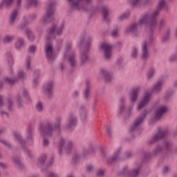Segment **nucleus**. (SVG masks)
<instances>
[{
	"instance_id": "f257e3e1",
	"label": "nucleus",
	"mask_w": 177,
	"mask_h": 177,
	"mask_svg": "<svg viewBox=\"0 0 177 177\" xmlns=\"http://www.w3.org/2000/svg\"><path fill=\"white\" fill-rule=\"evenodd\" d=\"M62 117L55 118V122L53 126V122L51 120H47L44 122L39 124V132L41 136H48L49 138H57L62 132Z\"/></svg>"
},
{
	"instance_id": "f03ea898",
	"label": "nucleus",
	"mask_w": 177,
	"mask_h": 177,
	"mask_svg": "<svg viewBox=\"0 0 177 177\" xmlns=\"http://www.w3.org/2000/svg\"><path fill=\"white\" fill-rule=\"evenodd\" d=\"M166 2L165 0H159L158 3V8L155 9L152 12H145L142 19L140 20V23H145L148 21V24L150 27H156L157 26V17L160 16L161 9L165 8Z\"/></svg>"
},
{
	"instance_id": "7ed1b4c3",
	"label": "nucleus",
	"mask_w": 177,
	"mask_h": 177,
	"mask_svg": "<svg viewBox=\"0 0 177 177\" xmlns=\"http://www.w3.org/2000/svg\"><path fill=\"white\" fill-rule=\"evenodd\" d=\"M92 0H67L71 10H82L95 13L96 8L91 4Z\"/></svg>"
},
{
	"instance_id": "20e7f679",
	"label": "nucleus",
	"mask_w": 177,
	"mask_h": 177,
	"mask_svg": "<svg viewBox=\"0 0 177 177\" xmlns=\"http://www.w3.org/2000/svg\"><path fill=\"white\" fill-rule=\"evenodd\" d=\"M91 42H92V37H82L80 41V46H82V45L85 47V50H83L80 53V66L82 67V66L85 65L89 60V57L88 56V50H89V46H91Z\"/></svg>"
},
{
	"instance_id": "39448f33",
	"label": "nucleus",
	"mask_w": 177,
	"mask_h": 177,
	"mask_svg": "<svg viewBox=\"0 0 177 177\" xmlns=\"http://www.w3.org/2000/svg\"><path fill=\"white\" fill-rule=\"evenodd\" d=\"M144 16H145V14H142L141 15V17L140 18L138 23H133V24L129 25V26H127L126 28L127 32H132L135 35H137L138 32V27H139V26H142V24H146L147 28H148V30H149V32H148V37H149V34H153L154 30H156V27L153 28V27L150 26V25H149V22H148L147 19V21H145L144 22H140V20H142V19H143Z\"/></svg>"
},
{
	"instance_id": "423d86ee",
	"label": "nucleus",
	"mask_w": 177,
	"mask_h": 177,
	"mask_svg": "<svg viewBox=\"0 0 177 177\" xmlns=\"http://www.w3.org/2000/svg\"><path fill=\"white\" fill-rule=\"evenodd\" d=\"M66 27V25H64V23L61 24L57 27V25L55 24H53L48 29V34L50 36L46 37V39L48 41L50 39H55L56 38V35L58 37H60V35H63V30H64Z\"/></svg>"
},
{
	"instance_id": "0eeeda50",
	"label": "nucleus",
	"mask_w": 177,
	"mask_h": 177,
	"mask_svg": "<svg viewBox=\"0 0 177 177\" xmlns=\"http://www.w3.org/2000/svg\"><path fill=\"white\" fill-rule=\"evenodd\" d=\"M154 41L153 33H149V36L147 37L146 40L142 43L141 52H142V59L143 60H147L150 56L149 53V46L153 45Z\"/></svg>"
},
{
	"instance_id": "6e6552de",
	"label": "nucleus",
	"mask_w": 177,
	"mask_h": 177,
	"mask_svg": "<svg viewBox=\"0 0 177 177\" xmlns=\"http://www.w3.org/2000/svg\"><path fill=\"white\" fill-rule=\"evenodd\" d=\"M59 154H63V150L68 153H71L73 149H74V142L71 140L66 141V138H60L57 145Z\"/></svg>"
},
{
	"instance_id": "1a4fd4ad",
	"label": "nucleus",
	"mask_w": 177,
	"mask_h": 177,
	"mask_svg": "<svg viewBox=\"0 0 177 177\" xmlns=\"http://www.w3.org/2000/svg\"><path fill=\"white\" fill-rule=\"evenodd\" d=\"M56 6V2L53 1L46 6V16L43 17L41 19V23H50L55 20V6Z\"/></svg>"
},
{
	"instance_id": "9d476101",
	"label": "nucleus",
	"mask_w": 177,
	"mask_h": 177,
	"mask_svg": "<svg viewBox=\"0 0 177 177\" xmlns=\"http://www.w3.org/2000/svg\"><path fill=\"white\" fill-rule=\"evenodd\" d=\"M146 115H147V110L144 109L141 115H140L134 121L133 125H131L129 131V132H135V131H138L140 125L143 124V121H145V118H146Z\"/></svg>"
},
{
	"instance_id": "9b49d317",
	"label": "nucleus",
	"mask_w": 177,
	"mask_h": 177,
	"mask_svg": "<svg viewBox=\"0 0 177 177\" xmlns=\"http://www.w3.org/2000/svg\"><path fill=\"white\" fill-rule=\"evenodd\" d=\"M120 153H121V148H118L114 152L112 157L106 158L107 157V153H106V151L101 150L100 156L102 157V160H106L108 164H113V162L115 161H119Z\"/></svg>"
},
{
	"instance_id": "f8f14e48",
	"label": "nucleus",
	"mask_w": 177,
	"mask_h": 177,
	"mask_svg": "<svg viewBox=\"0 0 177 177\" xmlns=\"http://www.w3.org/2000/svg\"><path fill=\"white\" fill-rule=\"evenodd\" d=\"M44 52L46 53V57H47L49 62H53L56 59V55L53 53V44L50 41H47L45 45Z\"/></svg>"
},
{
	"instance_id": "ddd939ff",
	"label": "nucleus",
	"mask_w": 177,
	"mask_h": 177,
	"mask_svg": "<svg viewBox=\"0 0 177 177\" xmlns=\"http://www.w3.org/2000/svg\"><path fill=\"white\" fill-rule=\"evenodd\" d=\"M78 124V117L73 113H70L67 119L66 127L70 131H73Z\"/></svg>"
},
{
	"instance_id": "4468645a",
	"label": "nucleus",
	"mask_w": 177,
	"mask_h": 177,
	"mask_svg": "<svg viewBox=\"0 0 177 177\" xmlns=\"http://www.w3.org/2000/svg\"><path fill=\"white\" fill-rule=\"evenodd\" d=\"M27 78V75L23 71H19L17 73V78H10L8 77H4V81L8 85H15L17 82L18 80L24 81Z\"/></svg>"
},
{
	"instance_id": "2eb2a0df",
	"label": "nucleus",
	"mask_w": 177,
	"mask_h": 177,
	"mask_svg": "<svg viewBox=\"0 0 177 177\" xmlns=\"http://www.w3.org/2000/svg\"><path fill=\"white\" fill-rule=\"evenodd\" d=\"M12 136L14 139H15V140H17V142H18V143H19V145H21L22 148L24 149V151L26 153V154L29 157H31L30 151L27 149V148H26V140H24L21 135L17 131H14L12 133Z\"/></svg>"
},
{
	"instance_id": "dca6fc26",
	"label": "nucleus",
	"mask_w": 177,
	"mask_h": 177,
	"mask_svg": "<svg viewBox=\"0 0 177 177\" xmlns=\"http://www.w3.org/2000/svg\"><path fill=\"white\" fill-rule=\"evenodd\" d=\"M53 86H55L53 82H48L43 86V93L48 99L53 97Z\"/></svg>"
},
{
	"instance_id": "f3484780",
	"label": "nucleus",
	"mask_w": 177,
	"mask_h": 177,
	"mask_svg": "<svg viewBox=\"0 0 177 177\" xmlns=\"http://www.w3.org/2000/svg\"><path fill=\"white\" fill-rule=\"evenodd\" d=\"M21 96L28 103L31 102V99H30V95H28V91L26 88H22L19 91V95L17 96V100L19 103V107H21Z\"/></svg>"
},
{
	"instance_id": "a211bd4d",
	"label": "nucleus",
	"mask_w": 177,
	"mask_h": 177,
	"mask_svg": "<svg viewBox=\"0 0 177 177\" xmlns=\"http://www.w3.org/2000/svg\"><path fill=\"white\" fill-rule=\"evenodd\" d=\"M67 58L68 60V64H69L71 68L74 70L75 67H77L78 64V61H77V55L75 54V52L74 51H71L70 53L65 57Z\"/></svg>"
},
{
	"instance_id": "6ab92c4d",
	"label": "nucleus",
	"mask_w": 177,
	"mask_h": 177,
	"mask_svg": "<svg viewBox=\"0 0 177 177\" xmlns=\"http://www.w3.org/2000/svg\"><path fill=\"white\" fill-rule=\"evenodd\" d=\"M113 47L107 44L102 43L100 46V49L104 52V57L106 60H110L111 59V48Z\"/></svg>"
},
{
	"instance_id": "aec40b11",
	"label": "nucleus",
	"mask_w": 177,
	"mask_h": 177,
	"mask_svg": "<svg viewBox=\"0 0 177 177\" xmlns=\"http://www.w3.org/2000/svg\"><path fill=\"white\" fill-rule=\"evenodd\" d=\"M167 135H168V131L167 130H159L158 133L153 135L152 138L149 140V145H153L156 143V142H158V140L164 139Z\"/></svg>"
},
{
	"instance_id": "412c9836",
	"label": "nucleus",
	"mask_w": 177,
	"mask_h": 177,
	"mask_svg": "<svg viewBox=\"0 0 177 177\" xmlns=\"http://www.w3.org/2000/svg\"><path fill=\"white\" fill-rule=\"evenodd\" d=\"M78 113L82 124H86L88 122V111L85 106L80 105L78 107Z\"/></svg>"
},
{
	"instance_id": "4be33fe9",
	"label": "nucleus",
	"mask_w": 177,
	"mask_h": 177,
	"mask_svg": "<svg viewBox=\"0 0 177 177\" xmlns=\"http://www.w3.org/2000/svg\"><path fill=\"white\" fill-rule=\"evenodd\" d=\"M165 149L161 145H157L155 149H153L152 153H150L149 152H145L144 153V157L145 160H147L150 158L152 156L154 157L158 156V154H161V153H164Z\"/></svg>"
},
{
	"instance_id": "5701e85b",
	"label": "nucleus",
	"mask_w": 177,
	"mask_h": 177,
	"mask_svg": "<svg viewBox=\"0 0 177 177\" xmlns=\"http://www.w3.org/2000/svg\"><path fill=\"white\" fill-rule=\"evenodd\" d=\"M11 161L13 162L14 165L17 169L21 170L24 169V164H23V162H21L19 153H18L17 155L13 154L11 158Z\"/></svg>"
},
{
	"instance_id": "b1692460",
	"label": "nucleus",
	"mask_w": 177,
	"mask_h": 177,
	"mask_svg": "<svg viewBox=\"0 0 177 177\" xmlns=\"http://www.w3.org/2000/svg\"><path fill=\"white\" fill-rule=\"evenodd\" d=\"M151 98V93L147 92L144 95V97L140 101V102L138 105L137 110L138 111H140L143 107L147 106L149 104V102H150V99Z\"/></svg>"
},
{
	"instance_id": "393cba45",
	"label": "nucleus",
	"mask_w": 177,
	"mask_h": 177,
	"mask_svg": "<svg viewBox=\"0 0 177 177\" xmlns=\"http://www.w3.org/2000/svg\"><path fill=\"white\" fill-rule=\"evenodd\" d=\"M140 172V168L138 167L132 170L131 173L129 172V169L127 167H124L123 170L121 171L122 175H129V177H138Z\"/></svg>"
},
{
	"instance_id": "a878e982",
	"label": "nucleus",
	"mask_w": 177,
	"mask_h": 177,
	"mask_svg": "<svg viewBox=\"0 0 177 177\" xmlns=\"http://www.w3.org/2000/svg\"><path fill=\"white\" fill-rule=\"evenodd\" d=\"M83 98L85 102L91 100V83L89 81L86 82V86L83 90Z\"/></svg>"
},
{
	"instance_id": "bb28decb",
	"label": "nucleus",
	"mask_w": 177,
	"mask_h": 177,
	"mask_svg": "<svg viewBox=\"0 0 177 177\" xmlns=\"http://www.w3.org/2000/svg\"><path fill=\"white\" fill-rule=\"evenodd\" d=\"M168 111V108L165 106H160L157 108L155 112L156 120H160L165 113Z\"/></svg>"
},
{
	"instance_id": "cd10ccee",
	"label": "nucleus",
	"mask_w": 177,
	"mask_h": 177,
	"mask_svg": "<svg viewBox=\"0 0 177 177\" xmlns=\"http://www.w3.org/2000/svg\"><path fill=\"white\" fill-rule=\"evenodd\" d=\"M164 82L162 80L157 81L151 88V93L158 94L162 91V84Z\"/></svg>"
},
{
	"instance_id": "c85d7f7f",
	"label": "nucleus",
	"mask_w": 177,
	"mask_h": 177,
	"mask_svg": "<svg viewBox=\"0 0 177 177\" xmlns=\"http://www.w3.org/2000/svg\"><path fill=\"white\" fill-rule=\"evenodd\" d=\"M101 75L102 78L106 81V82H111L113 81V75L106 70H101Z\"/></svg>"
},
{
	"instance_id": "c756f323",
	"label": "nucleus",
	"mask_w": 177,
	"mask_h": 177,
	"mask_svg": "<svg viewBox=\"0 0 177 177\" xmlns=\"http://www.w3.org/2000/svg\"><path fill=\"white\" fill-rule=\"evenodd\" d=\"M27 143L29 146H32L34 144V139L32 138V128L28 127L26 130Z\"/></svg>"
},
{
	"instance_id": "7c9ffc66",
	"label": "nucleus",
	"mask_w": 177,
	"mask_h": 177,
	"mask_svg": "<svg viewBox=\"0 0 177 177\" xmlns=\"http://www.w3.org/2000/svg\"><path fill=\"white\" fill-rule=\"evenodd\" d=\"M140 92V88L139 87L132 90L130 94V102L131 103H135L138 100V94Z\"/></svg>"
},
{
	"instance_id": "2f4dec72",
	"label": "nucleus",
	"mask_w": 177,
	"mask_h": 177,
	"mask_svg": "<svg viewBox=\"0 0 177 177\" xmlns=\"http://www.w3.org/2000/svg\"><path fill=\"white\" fill-rule=\"evenodd\" d=\"M173 147L174 144L172 143V141L169 140H165L162 142V147L165 151H171Z\"/></svg>"
},
{
	"instance_id": "473e14b6",
	"label": "nucleus",
	"mask_w": 177,
	"mask_h": 177,
	"mask_svg": "<svg viewBox=\"0 0 177 177\" xmlns=\"http://www.w3.org/2000/svg\"><path fill=\"white\" fill-rule=\"evenodd\" d=\"M102 12L104 21H106V23H110V19H109V10H107V8L102 7Z\"/></svg>"
},
{
	"instance_id": "72a5a7b5",
	"label": "nucleus",
	"mask_w": 177,
	"mask_h": 177,
	"mask_svg": "<svg viewBox=\"0 0 177 177\" xmlns=\"http://www.w3.org/2000/svg\"><path fill=\"white\" fill-rule=\"evenodd\" d=\"M120 105L118 110V114L120 115V114H122V112L125 110V98L120 97Z\"/></svg>"
},
{
	"instance_id": "f704fd0d",
	"label": "nucleus",
	"mask_w": 177,
	"mask_h": 177,
	"mask_svg": "<svg viewBox=\"0 0 177 177\" xmlns=\"http://www.w3.org/2000/svg\"><path fill=\"white\" fill-rule=\"evenodd\" d=\"M166 24H167V20L165 19H160L157 23V17H156V25L155 26V28L156 27H157L158 30H161L162 27H165Z\"/></svg>"
},
{
	"instance_id": "c9c22d12",
	"label": "nucleus",
	"mask_w": 177,
	"mask_h": 177,
	"mask_svg": "<svg viewBox=\"0 0 177 177\" xmlns=\"http://www.w3.org/2000/svg\"><path fill=\"white\" fill-rule=\"evenodd\" d=\"M73 49V43L67 42L65 45V53L64 54V57H67L68 53H71L70 50Z\"/></svg>"
},
{
	"instance_id": "e433bc0d",
	"label": "nucleus",
	"mask_w": 177,
	"mask_h": 177,
	"mask_svg": "<svg viewBox=\"0 0 177 177\" xmlns=\"http://www.w3.org/2000/svg\"><path fill=\"white\" fill-rule=\"evenodd\" d=\"M15 46L16 49H21L24 46V39L23 38H18L15 42Z\"/></svg>"
},
{
	"instance_id": "4c0bfd02",
	"label": "nucleus",
	"mask_w": 177,
	"mask_h": 177,
	"mask_svg": "<svg viewBox=\"0 0 177 177\" xmlns=\"http://www.w3.org/2000/svg\"><path fill=\"white\" fill-rule=\"evenodd\" d=\"M17 15H19V11L15 9L12 12L11 15L10 17V24H13V23H15V21L17 17Z\"/></svg>"
},
{
	"instance_id": "58836bf2",
	"label": "nucleus",
	"mask_w": 177,
	"mask_h": 177,
	"mask_svg": "<svg viewBox=\"0 0 177 177\" xmlns=\"http://www.w3.org/2000/svg\"><path fill=\"white\" fill-rule=\"evenodd\" d=\"M39 70H35L34 73V78L32 80L34 86H37L38 85V80L39 78Z\"/></svg>"
},
{
	"instance_id": "ea45409f",
	"label": "nucleus",
	"mask_w": 177,
	"mask_h": 177,
	"mask_svg": "<svg viewBox=\"0 0 177 177\" xmlns=\"http://www.w3.org/2000/svg\"><path fill=\"white\" fill-rule=\"evenodd\" d=\"M38 6V1L37 0H26V8H30V6H35V8H37Z\"/></svg>"
},
{
	"instance_id": "a19ab883",
	"label": "nucleus",
	"mask_w": 177,
	"mask_h": 177,
	"mask_svg": "<svg viewBox=\"0 0 177 177\" xmlns=\"http://www.w3.org/2000/svg\"><path fill=\"white\" fill-rule=\"evenodd\" d=\"M26 35H27L28 39L30 42H32V41L35 39V36H34V33H32L30 29H26Z\"/></svg>"
},
{
	"instance_id": "79ce46f5",
	"label": "nucleus",
	"mask_w": 177,
	"mask_h": 177,
	"mask_svg": "<svg viewBox=\"0 0 177 177\" xmlns=\"http://www.w3.org/2000/svg\"><path fill=\"white\" fill-rule=\"evenodd\" d=\"M6 106L8 110V111H12L13 110V101L12 99L8 98L6 102Z\"/></svg>"
},
{
	"instance_id": "37998d69",
	"label": "nucleus",
	"mask_w": 177,
	"mask_h": 177,
	"mask_svg": "<svg viewBox=\"0 0 177 177\" xmlns=\"http://www.w3.org/2000/svg\"><path fill=\"white\" fill-rule=\"evenodd\" d=\"M13 39H15V36L6 35L3 38L2 41L3 44H10Z\"/></svg>"
},
{
	"instance_id": "c03bdc74",
	"label": "nucleus",
	"mask_w": 177,
	"mask_h": 177,
	"mask_svg": "<svg viewBox=\"0 0 177 177\" xmlns=\"http://www.w3.org/2000/svg\"><path fill=\"white\" fill-rule=\"evenodd\" d=\"M131 13L129 11H127L122 15H120L118 17V20H119V21H122V20H125V19H128V17H129Z\"/></svg>"
},
{
	"instance_id": "a18cd8bd",
	"label": "nucleus",
	"mask_w": 177,
	"mask_h": 177,
	"mask_svg": "<svg viewBox=\"0 0 177 177\" xmlns=\"http://www.w3.org/2000/svg\"><path fill=\"white\" fill-rule=\"evenodd\" d=\"M36 110L38 111V113H42L44 111V104L41 102H38L36 105Z\"/></svg>"
},
{
	"instance_id": "49530a36",
	"label": "nucleus",
	"mask_w": 177,
	"mask_h": 177,
	"mask_svg": "<svg viewBox=\"0 0 177 177\" xmlns=\"http://www.w3.org/2000/svg\"><path fill=\"white\" fill-rule=\"evenodd\" d=\"M5 8H10L13 3H15V0H2Z\"/></svg>"
},
{
	"instance_id": "de8ad7c7",
	"label": "nucleus",
	"mask_w": 177,
	"mask_h": 177,
	"mask_svg": "<svg viewBox=\"0 0 177 177\" xmlns=\"http://www.w3.org/2000/svg\"><path fill=\"white\" fill-rule=\"evenodd\" d=\"M80 154L78 153H75L73 158V165H77V164H78V162H80Z\"/></svg>"
},
{
	"instance_id": "09e8293b",
	"label": "nucleus",
	"mask_w": 177,
	"mask_h": 177,
	"mask_svg": "<svg viewBox=\"0 0 177 177\" xmlns=\"http://www.w3.org/2000/svg\"><path fill=\"white\" fill-rule=\"evenodd\" d=\"M45 161H46V155H41L38 158V162L40 165H44V164H45Z\"/></svg>"
},
{
	"instance_id": "8fccbe9b",
	"label": "nucleus",
	"mask_w": 177,
	"mask_h": 177,
	"mask_svg": "<svg viewBox=\"0 0 177 177\" xmlns=\"http://www.w3.org/2000/svg\"><path fill=\"white\" fill-rule=\"evenodd\" d=\"M154 73H156V71L154 70V68H151L147 75V78L148 80H151V78H153V77L154 76Z\"/></svg>"
},
{
	"instance_id": "3c124183",
	"label": "nucleus",
	"mask_w": 177,
	"mask_h": 177,
	"mask_svg": "<svg viewBox=\"0 0 177 177\" xmlns=\"http://www.w3.org/2000/svg\"><path fill=\"white\" fill-rule=\"evenodd\" d=\"M120 31V28L116 26L115 28L113 29L111 32V36L114 38H117L118 37V32Z\"/></svg>"
},
{
	"instance_id": "603ef678",
	"label": "nucleus",
	"mask_w": 177,
	"mask_h": 177,
	"mask_svg": "<svg viewBox=\"0 0 177 177\" xmlns=\"http://www.w3.org/2000/svg\"><path fill=\"white\" fill-rule=\"evenodd\" d=\"M26 70H31V57L28 56L26 60Z\"/></svg>"
},
{
	"instance_id": "864d4df0",
	"label": "nucleus",
	"mask_w": 177,
	"mask_h": 177,
	"mask_svg": "<svg viewBox=\"0 0 177 177\" xmlns=\"http://www.w3.org/2000/svg\"><path fill=\"white\" fill-rule=\"evenodd\" d=\"M131 56L133 59H136V57H138V48L136 47L132 48Z\"/></svg>"
},
{
	"instance_id": "5fc2aeb1",
	"label": "nucleus",
	"mask_w": 177,
	"mask_h": 177,
	"mask_svg": "<svg viewBox=\"0 0 177 177\" xmlns=\"http://www.w3.org/2000/svg\"><path fill=\"white\" fill-rule=\"evenodd\" d=\"M106 132L109 138H111L113 136V130L111 129V127L106 126Z\"/></svg>"
},
{
	"instance_id": "6e6d98bb",
	"label": "nucleus",
	"mask_w": 177,
	"mask_h": 177,
	"mask_svg": "<svg viewBox=\"0 0 177 177\" xmlns=\"http://www.w3.org/2000/svg\"><path fill=\"white\" fill-rule=\"evenodd\" d=\"M96 175L97 177H104V169H99L97 170Z\"/></svg>"
},
{
	"instance_id": "4d7b16f0",
	"label": "nucleus",
	"mask_w": 177,
	"mask_h": 177,
	"mask_svg": "<svg viewBox=\"0 0 177 177\" xmlns=\"http://www.w3.org/2000/svg\"><path fill=\"white\" fill-rule=\"evenodd\" d=\"M8 62L10 66L13 64V57H12V54L10 53H7Z\"/></svg>"
},
{
	"instance_id": "13d9d810",
	"label": "nucleus",
	"mask_w": 177,
	"mask_h": 177,
	"mask_svg": "<svg viewBox=\"0 0 177 177\" xmlns=\"http://www.w3.org/2000/svg\"><path fill=\"white\" fill-rule=\"evenodd\" d=\"M128 2L131 6H136L140 2V0H128Z\"/></svg>"
},
{
	"instance_id": "bf43d9fd",
	"label": "nucleus",
	"mask_w": 177,
	"mask_h": 177,
	"mask_svg": "<svg viewBox=\"0 0 177 177\" xmlns=\"http://www.w3.org/2000/svg\"><path fill=\"white\" fill-rule=\"evenodd\" d=\"M0 142L3 143V145L7 147V149H12V145L7 141L0 139Z\"/></svg>"
},
{
	"instance_id": "052dcab7",
	"label": "nucleus",
	"mask_w": 177,
	"mask_h": 177,
	"mask_svg": "<svg viewBox=\"0 0 177 177\" xmlns=\"http://www.w3.org/2000/svg\"><path fill=\"white\" fill-rule=\"evenodd\" d=\"M177 60V50L175 53L169 57V62H176Z\"/></svg>"
},
{
	"instance_id": "680f3d73",
	"label": "nucleus",
	"mask_w": 177,
	"mask_h": 177,
	"mask_svg": "<svg viewBox=\"0 0 177 177\" xmlns=\"http://www.w3.org/2000/svg\"><path fill=\"white\" fill-rule=\"evenodd\" d=\"M82 154L84 157H88V156H89V149L88 148H83Z\"/></svg>"
},
{
	"instance_id": "e2e57ef3",
	"label": "nucleus",
	"mask_w": 177,
	"mask_h": 177,
	"mask_svg": "<svg viewBox=\"0 0 177 177\" xmlns=\"http://www.w3.org/2000/svg\"><path fill=\"white\" fill-rule=\"evenodd\" d=\"M36 49H37V47H35V46H30L28 49V52L29 53H35Z\"/></svg>"
},
{
	"instance_id": "0e129e2a",
	"label": "nucleus",
	"mask_w": 177,
	"mask_h": 177,
	"mask_svg": "<svg viewBox=\"0 0 177 177\" xmlns=\"http://www.w3.org/2000/svg\"><path fill=\"white\" fill-rule=\"evenodd\" d=\"M124 158L129 159L132 158V152L131 151H127L124 153Z\"/></svg>"
},
{
	"instance_id": "69168bd1",
	"label": "nucleus",
	"mask_w": 177,
	"mask_h": 177,
	"mask_svg": "<svg viewBox=\"0 0 177 177\" xmlns=\"http://www.w3.org/2000/svg\"><path fill=\"white\" fill-rule=\"evenodd\" d=\"M47 176H48V177H60V176H59V174H55V173H53V172H52V171H48V172H47Z\"/></svg>"
},
{
	"instance_id": "338daca9",
	"label": "nucleus",
	"mask_w": 177,
	"mask_h": 177,
	"mask_svg": "<svg viewBox=\"0 0 177 177\" xmlns=\"http://www.w3.org/2000/svg\"><path fill=\"white\" fill-rule=\"evenodd\" d=\"M169 41V36H167V35H165L162 37V42H168Z\"/></svg>"
},
{
	"instance_id": "774afa93",
	"label": "nucleus",
	"mask_w": 177,
	"mask_h": 177,
	"mask_svg": "<svg viewBox=\"0 0 177 177\" xmlns=\"http://www.w3.org/2000/svg\"><path fill=\"white\" fill-rule=\"evenodd\" d=\"M23 2V0H16L15 3L17 8H20L21 6V3Z\"/></svg>"
}]
</instances>
